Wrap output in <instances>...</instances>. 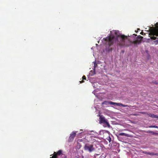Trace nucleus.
Masks as SVG:
<instances>
[{
    "label": "nucleus",
    "instance_id": "nucleus-14",
    "mask_svg": "<svg viewBox=\"0 0 158 158\" xmlns=\"http://www.w3.org/2000/svg\"><path fill=\"white\" fill-rule=\"evenodd\" d=\"M94 132V134H93V135H95L96 136H97L98 135V134L96 132Z\"/></svg>",
    "mask_w": 158,
    "mask_h": 158
},
{
    "label": "nucleus",
    "instance_id": "nucleus-2",
    "mask_svg": "<svg viewBox=\"0 0 158 158\" xmlns=\"http://www.w3.org/2000/svg\"><path fill=\"white\" fill-rule=\"evenodd\" d=\"M149 35L153 41L152 44L157 45L158 44V26L155 28H152L150 31Z\"/></svg>",
    "mask_w": 158,
    "mask_h": 158
},
{
    "label": "nucleus",
    "instance_id": "nucleus-22",
    "mask_svg": "<svg viewBox=\"0 0 158 158\" xmlns=\"http://www.w3.org/2000/svg\"><path fill=\"white\" fill-rule=\"evenodd\" d=\"M91 49H93V48H91Z\"/></svg>",
    "mask_w": 158,
    "mask_h": 158
},
{
    "label": "nucleus",
    "instance_id": "nucleus-6",
    "mask_svg": "<svg viewBox=\"0 0 158 158\" xmlns=\"http://www.w3.org/2000/svg\"><path fill=\"white\" fill-rule=\"evenodd\" d=\"M76 132L75 131L73 132L72 133L70 134V137L69 138V140L70 141H73V139L74 138L75 136Z\"/></svg>",
    "mask_w": 158,
    "mask_h": 158
},
{
    "label": "nucleus",
    "instance_id": "nucleus-8",
    "mask_svg": "<svg viewBox=\"0 0 158 158\" xmlns=\"http://www.w3.org/2000/svg\"><path fill=\"white\" fill-rule=\"evenodd\" d=\"M148 116L152 118H158V116L155 115L153 114H148Z\"/></svg>",
    "mask_w": 158,
    "mask_h": 158
},
{
    "label": "nucleus",
    "instance_id": "nucleus-5",
    "mask_svg": "<svg viewBox=\"0 0 158 158\" xmlns=\"http://www.w3.org/2000/svg\"><path fill=\"white\" fill-rule=\"evenodd\" d=\"M110 105H116L117 106H123V107H127L128 106L127 105H124L122 104L121 103H117L115 102H112L110 101Z\"/></svg>",
    "mask_w": 158,
    "mask_h": 158
},
{
    "label": "nucleus",
    "instance_id": "nucleus-11",
    "mask_svg": "<svg viewBox=\"0 0 158 158\" xmlns=\"http://www.w3.org/2000/svg\"><path fill=\"white\" fill-rule=\"evenodd\" d=\"M105 132L108 133V131H106L105 130H102L100 131L99 132V135H102V134H103Z\"/></svg>",
    "mask_w": 158,
    "mask_h": 158
},
{
    "label": "nucleus",
    "instance_id": "nucleus-10",
    "mask_svg": "<svg viewBox=\"0 0 158 158\" xmlns=\"http://www.w3.org/2000/svg\"><path fill=\"white\" fill-rule=\"evenodd\" d=\"M99 84V83L98 82H95L93 83V86L94 88H98V85ZM98 88H97V89H98Z\"/></svg>",
    "mask_w": 158,
    "mask_h": 158
},
{
    "label": "nucleus",
    "instance_id": "nucleus-20",
    "mask_svg": "<svg viewBox=\"0 0 158 158\" xmlns=\"http://www.w3.org/2000/svg\"><path fill=\"white\" fill-rule=\"evenodd\" d=\"M141 34L142 35H143V34H144V33L143 32H141Z\"/></svg>",
    "mask_w": 158,
    "mask_h": 158
},
{
    "label": "nucleus",
    "instance_id": "nucleus-12",
    "mask_svg": "<svg viewBox=\"0 0 158 158\" xmlns=\"http://www.w3.org/2000/svg\"><path fill=\"white\" fill-rule=\"evenodd\" d=\"M110 102H107V101H104L102 103V105L105 104L106 105H110Z\"/></svg>",
    "mask_w": 158,
    "mask_h": 158
},
{
    "label": "nucleus",
    "instance_id": "nucleus-1",
    "mask_svg": "<svg viewBox=\"0 0 158 158\" xmlns=\"http://www.w3.org/2000/svg\"><path fill=\"white\" fill-rule=\"evenodd\" d=\"M110 35L107 37L105 39H103V42L106 44L107 47H106V50L107 51L111 50V48L110 47L113 42L117 40L118 44L121 46H129V45L127 44V42L129 41L127 36L121 34L119 31L117 30H113L110 31ZM141 38L138 39L132 42H129L135 45L139 44L141 42L142 37H141Z\"/></svg>",
    "mask_w": 158,
    "mask_h": 158
},
{
    "label": "nucleus",
    "instance_id": "nucleus-19",
    "mask_svg": "<svg viewBox=\"0 0 158 158\" xmlns=\"http://www.w3.org/2000/svg\"><path fill=\"white\" fill-rule=\"evenodd\" d=\"M110 140H111V138L110 137H109V139H108V140H109V142H110Z\"/></svg>",
    "mask_w": 158,
    "mask_h": 158
},
{
    "label": "nucleus",
    "instance_id": "nucleus-18",
    "mask_svg": "<svg viewBox=\"0 0 158 158\" xmlns=\"http://www.w3.org/2000/svg\"><path fill=\"white\" fill-rule=\"evenodd\" d=\"M84 82V81H80V83H83V82Z\"/></svg>",
    "mask_w": 158,
    "mask_h": 158
},
{
    "label": "nucleus",
    "instance_id": "nucleus-7",
    "mask_svg": "<svg viewBox=\"0 0 158 158\" xmlns=\"http://www.w3.org/2000/svg\"><path fill=\"white\" fill-rule=\"evenodd\" d=\"M62 153V151L61 150H59L57 153L54 152V155L52 156L51 158H56V155H60Z\"/></svg>",
    "mask_w": 158,
    "mask_h": 158
},
{
    "label": "nucleus",
    "instance_id": "nucleus-17",
    "mask_svg": "<svg viewBox=\"0 0 158 158\" xmlns=\"http://www.w3.org/2000/svg\"><path fill=\"white\" fill-rule=\"evenodd\" d=\"M95 90H94V91H93V93L96 96V94H95Z\"/></svg>",
    "mask_w": 158,
    "mask_h": 158
},
{
    "label": "nucleus",
    "instance_id": "nucleus-13",
    "mask_svg": "<svg viewBox=\"0 0 158 158\" xmlns=\"http://www.w3.org/2000/svg\"><path fill=\"white\" fill-rule=\"evenodd\" d=\"M150 128H158V127L156 126H151L149 127Z\"/></svg>",
    "mask_w": 158,
    "mask_h": 158
},
{
    "label": "nucleus",
    "instance_id": "nucleus-15",
    "mask_svg": "<svg viewBox=\"0 0 158 158\" xmlns=\"http://www.w3.org/2000/svg\"><path fill=\"white\" fill-rule=\"evenodd\" d=\"M83 79H85L86 77L85 76H83L82 77Z\"/></svg>",
    "mask_w": 158,
    "mask_h": 158
},
{
    "label": "nucleus",
    "instance_id": "nucleus-3",
    "mask_svg": "<svg viewBox=\"0 0 158 158\" xmlns=\"http://www.w3.org/2000/svg\"><path fill=\"white\" fill-rule=\"evenodd\" d=\"M99 122L100 123H103L104 127H109L110 125L106 118L102 116H99Z\"/></svg>",
    "mask_w": 158,
    "mask_h": 158
},
{
    "label": "nucleus",
    "instance_id": "nucleus-21",
    "mask_svg": "<svg viewBox=\"0 0 158 158\" xmlns=\"http://www.w3.org/2000/svg\"><path fill=\"white\" fill-rule=\"evenodd\" d=\"M93 63H94V66H95V62H93Z\"/></svg>",
    "mask_w": 158,
    "mask_h": 158
},
{
    "label": "nucleus",
    "instance_id": "nucleus-9",
    "mask_svg": "<svg viewBox=\"0 0 158 158\" xmlns=\"http://www.w3.org/2000/svg\"><path fill=\"white\" fill-rule=\"evenodd\" d=\"M119 135H123L127 137H130V135L124 133H119Z\"/></svg>",
    "mask_w": 158,
    "mask_h": 158
},
{
    "label": "nucleus",
    "instance_id": "nucleus-4",
    "mask_svg": "<svg viewBox=\"0 0 158 158\" xmlns=\"http://www.w3.org/2000/svg\"><path fill=\"white\" fill-rule=\"evenodd\" d=\"M84 149L85 151L91 152L94 151L95 148L94 147L93 145L89 143H86L85 144L84 147Z\"/></svg>",
    "mask_w": 158,
    "mask_h": 158
},
{
    "label": "nucleus",
    "instance_id": "nucleus-23",
    "mask_svg": "<svg viewBox=\"0 0 158 158\" xmlns=\"http://www.w3.org/2000/svg\"><path fill=\"white\" fill-rule=\"evenodd\" d=\"M91 132H94L93 131H91Z\"/></svg>",
    "mask_w": 158,
    "mask_h": 158
},
{
    "label": "nucleus",
    "instance_id": "nucleus-16",
    "mask_svg": "<svg viewBox=\"0 0 158 158\" xmlns=\"http://www.w3.org/2000/svg\"><path fill=\"white\" fill-rule=\"evenodd\" d=\"M148 154H149L151 155H153V154L152 153H148Z\"/></svg>",
    "mask_w": 158,
    "mask_h": 158
}]
</instances>
